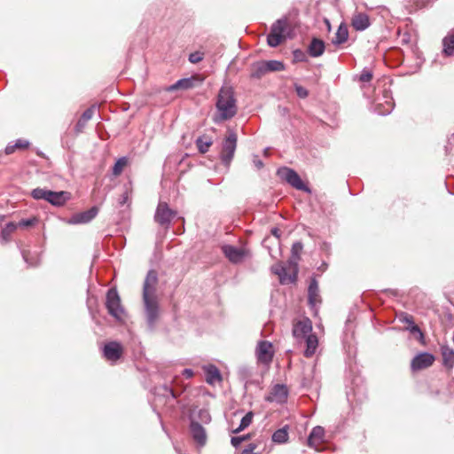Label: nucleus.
<instances>
[{
  "mask_svg": "<svg viewBox=\"0 0 454 454\" xmlns=\"http://www.w3.org/2000/svg\"><path fill=\"white\" fill-rule=\"evenodd\" d=\"M158 283L157 272L153 270L148 271L143 286V302L146 323L150 330H153L159 317V302L156 296V285Z\"/></svg>",
  "mask_w": 454,
  "mask_h": 454,
  "instance_id": "nucleus-1",
  "label": "nucleus"
},
{
  "mask_svg": "<svg viewBox=\"0 0 454 454\" xmlns=\"http://www.w3.org/2000/svg\"><path fill=\"white\" fill-rule=\"evenodd\" d=\"M236 103L233 89L231 87H222L215 103L217 114L214 116V121L218 123L234 117L238 111Z\"/></svg>",
  "mask_w": 454,
  "mask_h": 454,
  "instance_id": "nucleus-2",
  "label": "nucleus"
},
{
  "mask_svg": "<svg viewBox=\"0 0 454 454\" xmlns=\"http://www.w3.org/2000/svg\"><path fill=\"white\" fill-rule=\"evenodd\" d=\"M288 20L286 17H283L276 20L270 27V32L267 35V43L270 47L278 46L286 38L284 34L287 29Z\"/></svg>",
  "mask_w": 454,
  "mask_h": 454,
  "instance_id": "nucleus-3",
  "label": "nucleus"
},
{
  "mask_svg": "<svg viewBox=\"0 0 454 454\" xmlns=\"http://www.w3.org/2000/svg\"><path fill=\"white\" fill-rule=\"evenodd\" d=\"M237 134L233 131L229 129L228 135L224 138L222 145V151L220 154L221 160L223 164L226 167H228L233 157L237 147Z\"/></svg>",
  "mask_w": 454,
  "mask_h": 454,
  "instance_id": "nucleus-4",
  "label": "nucleus"
},
{
  "mask_svg": "<svg viewBox=\"0 0 454 454\" xmlns=\"http://www.w3.org/2000/svg\"><path fill=\"white\" fill-rule=\"evenodd\" d=\"M106 307L112 317L117 320L121 319V317L124 314V309L121 307V299L115 288H110L107 291Z\"/></svg>",
  "mask_w": 454,
  "mask_h": 454,
  "instance_id": "nucleus-5",
  "label": "nucleus"
},
{
  "mask_svg": "<svg viewBox=\"0 0 454 454\" xmlns=\"http://www.w3.org/2000/svg\"><path fill=\"white\" fill-rule=\"evenodd\" d=\"M278 176L294 188L299 191L310 192L309 188L304 184L300 176L292 168H282L278 170Z\"/></svg>",
  "mask_w": 454,
  "mask_h": 454,
  "instance_id": "nucleus-6",
  "label": "nucleus"
},
{
  "mask_svg": "<svg viewBox=\"0 0 454 454\" xmlns=\"http://www.w3.org/2000/svg\"><path fill=\"white\" fill-rule=\"evenodd\" d=\"M189 430L192 440L199 448L203 447L207 443V435L204 427L196 420L193 415H190Z\"/></svg>",
  "mask_w": 454,
  "mask_h": 454,
  "instance_id": "nucleus-7",
  "label": "nucleus"
},
{
  "mask_svg": "<svg viewBox=\"0 0 454 454\" xmlns=\"http://www.w3.org/2000/svg\"><path fill=\"white\" fill-rule=\"evenodd\" d=\"M395 106L394 99L390 93L384 90L381 98H377L373 103V112L379 115L389 114Z\"/></svg>",
  "mask_w": 454,
  "mask_h": 454,
  "instance_id": "nucleus-8",
  "label": "nucleus"
},
{
  "mask_svg": "<svg viewBox=\"0 0 454 454\" xmlns=\"http://www.w3.org/2000/svg\"><path fill=\"white\" fill-rule=\"evenodd\" d=\"M176 214V212L171 210L167 203L160 202L154 215V220L160 225L168 228Z\"/></svg>",
  "mask_w": 454,
  "mask_h": 454,
  "instance_id": "nucleus-9",
  "label": "nucleus"
},
{
  "mask_svg": "<svg viewBox=\"0 0 454 454\" xmlns=\"http://www.w3.org/2000/svg\"><path fill=\"white\" fill-rule=\"evenodd\" d=\"M255 355L259 363L270 364L274 355L271 342L268 340H260L255 348Z\"/></svg>",
  "mask_w": 454,
  "mask_h": 454,
  "instance_id": "nucleus-10",
  "label": "nucleus"
},
{
  "mask_svg": "<svg viewBox=\"0 0 454 454\" xmlns=\"http://www.w3.org/2000/svg\"><path fill=\"white\" fill-rule=\"evenodd\" d=\"M154 401L159 403L166 404L169 401H174L179 395L171 387L163 384L154 387Z\"/></svg>",
  "mask_w": 454,
  "mask_h": 454,
  "instance_id": "nucleus-11",
  "label": "nucleus"
},
{
  "mask_svg": "<svg viewBox=\"0 0 454 454\" xmlns=\"http://www.w3.org/2000/svg\"><path fill=\"white\" fill-rule=\"evenodd\" d=\"M290 267L293 269L292 273H287L286 267L283 265H275L272 267V271L274 274L278 275L279 278V281L281 284H288V283H295L297 280L298 275V267L297 263L294 262V264H290Z\"/></svg>",
  "mask_w": 454,
  "mask_h": 454,
  "instance_id": "nucleus-12",
  "label": "nucleus"
},
{
  "mask_svg": "<svg viewBox=\"0 0 454 454\" xmlns=\"http://www.w3.org/2000/svg\"><path fill=\"white\" fill-rule=\"evenodd\" d=\"M434 362V356L431 353L422 352L415 356L411 362L412 371H420L430 367Z\"/></svg>",
  "mask_w": 454,
  "mask_h": 454,
  "instance_id": "nucleus-13",
  "label": "nucleus"
},
{
  "mask_svg": "<svg viewBox=\"0 0 454 454\" xmlns=\"http://www.w3.org/2000/svg\"><path fill=\"white\" fill-rule=\"evenodd\" d=\"M98 213V209L97 207H92L90 209L76 213L73 215L67 223L69 224H83L90 223L92 219L96 217Z\"/></svg>",
  "mask_w": 454,
  "mask_h": 454,
  "instance_id": "nucleus-14",
  "label": "nucleus"
},
{
  "mask_svg": "<svg viewBox=\"0 0 454 454\" xmlns=\"http://www.w3.org/2000/svg\"><path fill=\"white\" fill-rule=\"evenodd\" d=\"M399 320L402 323H405L408 325L406 326V330L409 331L414 337L420 342H424V333L420 330V328L414 323L413 317L407 313H402L399 317Z\"/></svg>",
  "mask_w": 454,
  "mask_h": 454,
  "instance_id": "nucleus-15",
  "label": "nucleus"
},
{
  "mask_svg": "<svg viewBox=\"0 0 454 454\" xmlns=\"http://www.w3.org/2000/svg\"><path fill=\"white\" fill-rule=\"evenodd\" d=\"M123 352L122 346L117 341H110L104 346V356L112 362H115L121 358Z\"/></svg>",
  "mask_w": 454,
  "mask_h": 454,
  "instance_id": "nucleus-16",
  "label": "nucleus"
},
{
  "mask_svg": "<svg viewBox=\"0 0 454 454\" xmlns=\"http://www.w3.org/2000/svg\"><path fill=\"white\" fill-rule=\"evenodd\" d=\"M312 325L309 319L300 320L294 325L293 335L295 339L300 340L312 334Z\"/></svg>",
  "mask_w": 454,
  "mask_h": 454,
  "instance_id": "nucleus-17",
  "label": "nucleus"
},
{
  "mask_svg": "<svg viewBox=\"0 0 454 454\" xmlns=\"http://www.w3.org/2000/svg\"><path fill=\"white\" fill-rule=\"evenodd\" d=\"M288 397V389L284 384H277L275 385L270 395L266 398L269 402H275L278 403H284L286 402Z\"/></svg>",
  "mask_w": 454,
  "mask_h": 454,
  "instance_id": "nucleus-18",
  "label": "nucleus"
},
{
  "mask_svg": "<svg viewBox=\"0 0 454 454\" xmlns=\"http://www.w3.org/2000/svg\"><path fill=\"white\" fill-rule=\"evenodd\" d=\"M223 252L224 255L228 258V260L232 263L241 262L246 255V252L244 249L231 245L223 246Z\"/></svg>",
  "mask_w": 454,
  "mask_h": 454,
  "instance_id": "nucleus-19",
  "label": "nucleus"
},
{
  "mask_svg": "<svg viewBox=\"0 0 454 454\" xmlns=\"http://www.w3.org/2000/svg\"><path fill=\"white\" fill-rule=\"evenodd\" d=\"M325 429L320 426L313 427L308 437V445L318 450V446L324 442Z\"/></svg>",
  "mask_w": 454,
  "mask_h": 454,
  "instance_id": "nucleus-20",
  "label": "nucleus"
},
{
  "mask_svg": "<svg viewBox=\"0 0 454 454\" xmlns=\"http://www.w3.org/2000/svg\"><path fill=\"white\" fill-rule=\"evenodd\" d=\"M70 200V192L60 191V192H53L50 191L48 194L47 202L55 207H61L66 204L67 200Z\"/></svg>",
  "mask_w": 454,
  "mask_h": 454,
  "instance_id": "nucleus-21",
  "label": "nucleus"
},
{
  "mask_svg": "<svg viewBox=\"0 0 454 454\" xmlns=\"http://www.w3.org/2000/svg\"><path fill=\"white\" fill-rule=\"evenodd\" d=\"M352 27L356 31H364L371 25L369 16L364 12L354 14L351 20Z\"/></svg>",
  "mask_w": 454,
  "mask_h": 454,
  "instance_id": "nucleus-22",
  "label": "nucleus"
},
{
  "mask_svg": "<svg viewBox=\"0 0 454 454\" xmlns=\"http://www.w3.org/2000/svg\"><path fill=\"white\" fill-rule=\"evenodd\" d=\"M308 300L311 307H315L321 301L319 296L318 283L316 278H311L308 288Z\"/></svg>",
  "mask_w": 454,
  "mask_h": 454,
  "instance_id": "nucleus-23",
  "label": "nucleus"
},
{
  "mask_svg": "<svg viewBox=\"0 0 454 454\" xmlns=\"http://www.w3.org/2000/svg\"><path fill=\"white\" fill-rule=\"evenodd\" d=\"M325 49V42L321 39L314 37L308 46V53L312 58H317L324 53Z\"/></svg>",
  "mask_w": 454,
  "mask_h": 454,
  "instance_id": "nucleus-24",
  "label": "nucleus"
},
{
  "mask_svg": "<svg viewBox=\"0 0 454 454\" xmlns=\"http://www.w3.org/2000/svg\"><path fill=\"white\" fill-rule=\"evenodd\" d=\"M441 354L442 357V365L449 371L454 367V349L449 346H442L441 348Z\"/></svg>",
  "mask_w": 454,
  "mask_h": 454,
  "instance_id": "nucleus-25",
  "label": "nucleus"
},
{
  "mask_svg": "<svg viewBox=\"0 0 454 454\" xmlns=\"http://www.w3.org/2000/svg\"><path fill=\"white\" fill-rule=\"evenodd\" d=\"M96 106L93 105L90 107L87 108L78 120V121L75 124V131L76 132H82V129L85 128L87 122L92 118L94 112H95Z\"/></svg>",
  "mask_w": 454,
  "mask_h": 454,
  "instance_id": "nucleus-26",
  "label": "nucleus"
},
{
  "mask_svg": "<svg viewBox=\"0 0 454 454\" xmlns=\"http://www.w3.org/2000/svg\"><path fill=\"white\" fill-rule=\"evenodd\" d=\"M266 74H268V71L266 69L263 60L252 64L251 73H250V77L252 79L259 80L262 76H264Z\"/></svg>",
  "mask_w": 454,
  "mask_h": 454,
  "instance_id": "nucleus-27",
  "label": "nucleus"
},
{
  "mask_svg": "<svg viewBox=\"0 0 454 454\" xmlns=\"http://www.w3.org/2000/svg\"><path fill=\"white\" fill-rule=\"evenodd\" d=\"M306 348L304 350V356L306 357H311L317 348L318 340L316 335L310 334L305 338Z\"/></svg>",
  "mask_w": 454,
  "mask_h": 454,
  "instance_id": "nucleus-28",
  "label": "nucleus"
},
{
  "mask_svg": "<svg viewBox=\"0 0 454 454\" xmlns=\"http://www.w3.org/2000/svg\"><path fill=\"white\" fill-rule=\"evenodd\" d=\"M348 38V30L344 24H340L332 40L333 44L340 45L344 43Z\"/></svg>",
  "mask_w": 454,
  "mask_h": 454,
  "instance_id": "nucleus-29",
  "label": "nucleus"
},
{
  "mask_svg": "<svg viewBox=\"0 0 454 454\" xmlns=\"http://www.w3.org/2000/svg\"><path fill=\"white\" fill-rule=\"evenodd\" d=\"M442 45L446 56H454V28L443 38Z\"/></svg>",
  "mask_w": 454,
  "mask_h": 454,
  "instance_id": "nucleus-30",
  "label": "nucleus"
},
{
  "mask_svg": "<svg viewBox=\"0 0 454 454\" xmlns=\"http://www.w3.org/2000/svg\"><path fill=\"white\" fill-rule=\"evenodd\" d=\"M206 381L208 384H213L216 380H221L222 376L220 371L215 365L210 364L205 368Z\"/></svg>",
  "mask_w": 454,
  "mask_h": 454,
  "instance_id": "nucleus-31",
  "label": "nucleus"
},
{
  "mask_svg": "<svg viewBox=\"0 0 454 454\" xmlns=\"http://www.w3.org/2000/svg\"><path fill=\"white\" fill-rule=\"evenodd\" d=\"M194 80L192 78H183L168 87V91H175L177 90H188L193 87Z\"/></svg>",
  "mask_w": 454,
  "mask_h": 454,
  "instance_id": "nucleus-32",
  "label": "nucleus"
},
{
  "mask_svg": "<svg viewBox=\"0 0 454 454\" xmlns=\"http://www.w3.org/2000/svg\"><path fill=\"white\" fill-rule=\"evenodd\" d=\"M288 427L286 426L282 428L276 430L272 434V441L277 443H285L288 441Z\"/></svg>",
  "mask_w": 454,
  "mask_h": 454,
  "instance_id": "nucleus-33",
  "label": "nucleus"
},
{
  "mask_svg": "<svg viewBox=\"0 0 454 454\" xmlns=\"http://www.w3.org/2000/svg\"><path fill=\"white\" fill-rule=\"evenodd\" d=\"M196 146L200 153H206L212 145L213 141L207 136L200 137L196 139Z\"/></svg>",
  "mask_w": 454,
  "mask_h": 454,
  "instance_id": "nucleus-34",
  "label": "nucleus"
},
{
  "mask_svg": "<svg viewBox=\"0 0 454 454\" xmlns=\"http://www.w3.org/2000/svg\"><path fill=\"white\" fill-rule=\"evenodd\" d=\"M17 226L18 225L13 223H8L5 225L0 235V240L2 243H7L10 240L11 235L17 229Z\"/></svg>",
  "mask_w": 454,
  "mask_h": 454,
  "instance_id": "nucleus-35",
  "label": "nucleus"
},
{
  "mask_svg": "<svg viewBox=\"0 0 454 454\" xmlns=\"http://www.w3.org/2000/svg\"><path fill=\"white\" fill-rule=\"evenodd\" d=\"M254 418V412L248 411L242 419L239 426L233 430L234 434H238L250 426Z\"/></svg>",
  "mask_w": 454,
  "mask_h": 454,
  "instance_id": "nucleus-36",
  "label": "nucleus"
},
{
  "mask_svg": "<svg viewBox=\"0 0 454 454\" xmlns=\"http://www.w3.org/2000/svg\"><path fill=\"white\" fill-rule=\"evenodd\" d=\"M268 73L285 70V65L278 60H263Z\"/></svg>",
  "mask_w": 454,
  "mask_h": 454,
  "instance_id": "nucleus-37",
  "label": "nucleus"
},
{
  "mask_svg": "<svg viewBox=\"0 0 454 454\" xmlns=\"http://www.w3.org/2000/svg\"><path fill=\"white\" fill-rule=\"evenodd\" d=\"M197 421L202 424H208L211 421V415L209 411L206 409H200L197 412V414L192 413Z\"/></svg>",
  "mask_w": 454,
  "mask_h": 454,
  "instance_id": "nucleus-38",
  "label": "nucleus"
},
{
  "mask_svg": "<svg viewBox=\"0 0 454 454\" xmlns=\"http://www.w3.org/2000/svg\"><path fill=\"white\" fill-rule=\"evenodd\" d=\"M303 246L301 242H295L292 246V258L289 261V264H294L296 262L298 264V260L300 259V253L301 252Z\"/></svg>",
  "mask_w": 454,
  "mask_h": 454,
  "instance_id": "nucleus-39",
  "label": "nucleus"
},
{
  "mask_svg": "<svg viewBox=\"0 0 454 454\" xmlns=\"http://www.w3.org/2000/svg\"><path fill=\"white\" fill-rule=\"evenodd\" d=\"M50 191L51 190H47V189H43V188H35L31 191V197L36 200H43L47 201L48 194L50 193Z\"/></svg>",
  "mask_w": 454,
  "mask_h": 454,
  "instance_id": "nucleus-40",
  "label": "nucleus"
},
{
  "mask_svg": "<svg viewBox=\"0 0 454 454\" xmlns=\"http://www.w3.org/2000/svg\"><path fill=\"white\" fill-rule=\"evenodd\" d=\"M127 163H128V160H127L126 157H121V158L118 159L113 167V174L114 176H119L122 172V170H123L124 167L127 165Z\"/></svg>",
  "mask_w": 454,
  "mask_h": 454,
  "instance_id": "nucleus-41",
  "label": "nucleus"
},
{
  "mask_svg": "<svg viewBox=\"0 0 454 454\" xmlns=\"http://www.w3.org/2000/svg\"><path fill=\"white\" fill-rule=\"evenodd\" d=\"M294 60L296 62H304L307 60L305 51L301 49H296L293 51Z\"/></svg>",
  "mask_w": 454,
  "mask_h": 454,
  "instance_id": "nucleus-42",
  "label": "nucleus"
},
{
  "mask_svg": "<svg viewBox=\"0 0 454 454\" xmlns=\"http://www.w3.org/2000/svg\"><path fill=\"white\" fill-rule=\"evenodd\" d=\"M372 78V72L368 68H364L360 76L359 81L362 82H368Z\"/></svg>",
  "mask_w": 454,
  "mask_h": 454,
  "instance_id": "nucleus-43",
  "label": "nucleus"
},
{
  "mask_svg": "<svg viewBox=\"0 0 454 454\" xmlns=\"http://www.w3.org/2000/svg\"><path fill=\"white\" fill-rule=\"evenodd\" d=\"M203 59V54L200 51L192 52L189 55V61L192 64H197Z\"/></svg>",
  "mask_w": 454,
  "mask_h": 454,
  "instance_id": "nucleus-44",
  "label": "nucleus"
},
{
  "mask_svg": "<svg viewBox=\"0 0 454 454\" xmlns=\"http://www.w3.org/2000/svg\"><path fill=\"white\" fill-rule=\"evenodd\" d=\"M294 89L299 98H305L308 97L309 91L306 88L302 87L301 85L295 84Z\"/></svg>",
  "mask_w": 454,
  "mask_h": 454,
  "instance_id": "nucleus-45",
  "label": "nucleus"
},
{
  "mask_svg": "<svg viewBox=\"0 0 454 454\" xmlns=\"http://www.w3.org/2000/svg\"><path fill=\"white\" fill-rule=\"evenodd\" d=\"M14 146L16 149H26L29 146V142L25 139H17Z\"/></svg>",
  "mask_w": 454,
  "mask_h": 454,
  "instance_id": "nucleus-46",
  "label": "nucleus"
},
{
  "mask_svg": "<svg viewBox=\"0 0 454 454\" xmlns=\"http://www.w3.org/2000/svg\"><path fill=\"white\" fill-rule=\"evenodd\" d=\"M35 222V218L22 219L20 221L18 225L21 227H29L34 225Z\"/></svg>",
  "mask_w": 454,
  "mask_h": 454,
  "instance_id": "nucleus-47",
  "label": "nucleus"
},
{
  "mask_svg": "<svg viewBox=\"0 0 454 454\" xmlns=\"http://www.w3.org/2000/svg\"><path fill=\"white\" fill-rule=\"evenodd\" d=\"M244 442V438L240 436H233L231 439V445L238 448Z\"/></svg>",
  "mask_w": 454,
  "mask_h": 454,
  "instance_id": "nucleus-48",
  "label": "nucleus"
},
{
  "mask_svg": "<svg viewBox=\"0 0 454 454\" xmlns=\"http://www.w3.org/2000/svg\"><path fill=\"white\" fill-rule=\"evenodd\" d=\"M253 163L257 169H260L263 167L262 160L256 155L254 156Z\"/></svg>",
  "mask_w": 454,
  "mask_h": 454,
  "instance_id": "nucleus-49",
  "label": "nucleus"
},
{
  "mask_svg": "<svg viewBox=\"0 0 454 454\" xmlns=\"http://www.w3.org/2000/svg\"><path fill=\"white\" fill-rule=\"evenodd\" d=\"M256 445L254 443H249L243 451H247V454L254 453L253 451L255 450Z\"/></svg>",
  "mask_w": 454,
  "mask_h": 454,
  "instance_id": "nucleus-50",
  "label": "nucleus"
},
{
  "mask_svg": "<svg viewBox=\"0 0 454 454\" xmlns=\"http://www.w3.org/2000/svg\"><path fill=\"white\" fill-rule=\"evenodd\" d=\"M16 147L14 146V145H8L6 147H5V153L6 154H12L14 153Z\"/></svg>",
  "mask_w": 454,
  "mask_h": 454,
  "instance_id": "nucleus-51",
  "label": "nucleus"
},
{
  "mask_svg": "<svg viewBox=\"0 0 454 454\" xmlns=\"http://www.w3.org/2000/svg\"><path fill=\"white\" fill-rule=\"evenodd\" d=\"M183 375H184L186 378H192L193 376V372L192 369H184L183 371Z\"/></svg>",
  "mask_w": 454,
  "mask_h": 454,
  "instance_id": "nucleus-52",
  "label": "nucleus"
},
{
  "mask_svg": "<svg viewBox=\"0 0 454 454\" xmlns=\"http://www.w3.org/2000/svg\"><path fill=\"white\" fill-rule=\"evenodd\" d=\"M128 195L126 193L122 194L121 198L120 199L119 204L121 206L124 205L127 201Z\"/></svg>",
  "mask_w": 454,
  "mask_h": 454,
  "instance_id": "nucleus-53",
  "label": "nucleus"
},
{
  "mask_svg": "<svg viewBox=\"0 0 454 454\" xmlns=\"http://www.w3.org/2000/svg\"><path fill=\"white\" fill-rule=\"evenodd\" d=\"M22 256H23V259L25 260V262L27 263H28L29 265L33 266L34 264L32 262H28V258H27V254H26L25 251H22Z\"/></svg>",
  "mask_w": 454,
  "mask_h": 454,
  "instance_id": "nucleus-54",
  "label": "nucleus"
},
{
  "mask_svg": "<svg viewBox=\"0 0 454 454\" xmlns=\"http://www.w3.org/2000/svg\"><path fill=\"white\" fill-rule=\"evenodd\" d=\"M271 233L276 237H279V230L278 228H273Z\"/></svg>",
  "mask_w": 454,
  "mask_h": 454,
  "instance_id": "nucleus-55",
  "label": "nucleus"
},
{
  "mask_svg": "<svg viewBox=\"0 0 454 454\" xmlns=\"http://www.w3.org/2000/svg\"><path fill=\"white\" fill-rule=\"evenodd\" d=\"M448 144L450 145H454V134L448 139Z\"/></svg>",
  "mask_w": 454,
  "mask_h": 454,
  "instance_id": "nucleus-56",
  "label": "nucleus"
},
{
  "mask_svg": "<svg viewBox=\"0 0 454 454\" xmlns=\"http://www.w3.org/2000/svg\"><path fill=\"white\" fill-rule=\"evenodd\" d=\"M242 437L244 438V441H247L250 438V435L247 434V435H243Z\"/></svg>",
  "mask_w": 454,
  "mask_h": 454,
  "instance_id": "nucleus-57",
  "label": "nucleus"
},
{
  "mask_svg": "<svg viewBox=\"0 0 454 454\" xmlns=\"http://www.w3.org/2000/svg\"><path fill=\"white\" fill-rule=\"evenodd\" d=\"M4 216L0 215V223H2L4 221Z\"/></svg>",
  "mask_w": 454,
  "mask_h": 454,
  "instance_id": "nucleus-58",
  "label": "nucleus"
},
{
  "mask_svg": "<svg viewBox=\"0 0 454 454\" xmlns=\"http://www.w3.org/2000/svg\"><path fill=\"white\" fill-rule=\"evenodd\" d=\"M178 454H181L180 452H178Z\"/></svg>",
  "mask_w": 454,
  "mask_h": 454,
  "instance_id": "nucleus-59",
  "label": "nucleus"
}]
</instances>
